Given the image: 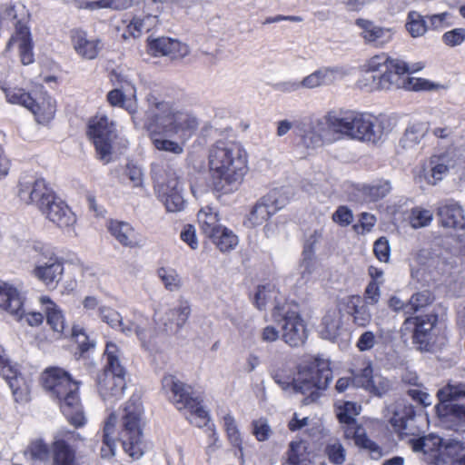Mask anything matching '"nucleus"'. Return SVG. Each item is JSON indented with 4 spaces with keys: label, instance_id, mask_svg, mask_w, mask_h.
Returning a JSON list of instances; mask_svg holds the SVG:
<instances>
[{
    "label": "nucleus",
    "instance_id": "7ed1b4c3",
    "mask_svg": "<svg viewBox=\"0 0 465 465\" xmlns=\"http://www.w3.org/2000/svg\"><path fill=\"white\" fill-rule=\"evenodd\" d=\"M366 74L363 80L370 90H391L403 88L410 91L428 90L430 82L415 77L402 75L415 73L424 67L423 63L409 65L399 58H391L386 54L374 55L366 64Z\"/></svg>",
    "mask_w": 465,
    "mask_h": 465
},
{
    "label": "nucleus",
    "instance_id": "f257e3e1",
    "mask_svg": "<svg viewBox=\"0 0 465 465\" xmlns=\"http://www.w3.org/2000/svg\"><path fill=\"white\" fill-rule=\"evenodd\" d=\"M144 127L158 151L182 154L186 142L197 131L199 121L188 111L178 110L169 102L150 93L146 96Z\"/></svg>",
    "mask_w": 465,
    "mask_h": 465
},
{
    "label": "nucleus",
    "instance_id": "ddd939ff",
    "mask_svg": "<svg viewBox=\"0 0 465 465\" xmlns=\"http://www.w3.org/2000/svg\"><path fill=\"white\" fill-rule=\"evenodd\" d=\"M280 306H274L272 316L282 326V337L292 347L302 345L307 339L306 325L297 311L288 310L281 313Z\"/></svg>",
    "mask_w": 465,
    "mask_h": 465
},
{
    "label": "nucleus",
    "instance_id": "a878e982",
    "mask_svg": "<svg viewBox=\"0 0 465 465\" xmlns=\"http://www.w3.org/2000/svg\"><path fill=\"white\" fill-rule=\"evenodd\" d=\"M97 391L105 402L114 403L120 400L124 392L126 382L124 375L102 372L97 377Z\"/></svg>",
    "mask_w": 465,
    "mask_h": 465
},
{
    "label": "nucleus",
    "instance_id": "3c124183",
    "mask_svg": "<svg viewBox=\"0 0 465 465\" xmlns=\"http://www.w3.org/2000/svg\"><path fill=\"white\" fill-rule=\"evenodd\" d=\"M25 15V8L22 4H10L5 6L0 12V27L3 26L4 21L8 20L14 23L15 33H17V25H25L23 22Z\"/></svg>",
    "mask_w": 465,
    "mask_h": 465
},
{
    "label": "nucleus",
    "instance_id": "052dcab7",
    "mask_svg": "<svg viewBox=\"0 0 465 465\" xmlns=\"http://www.w3.org/2000/svg\"><path fill=\"white\" fill-rule=\"evenodd\" d=\"M325 454L330 462L335 465L342 464L346 459V450L342 444L337 440H331L326 445Z\"/></svg>",
    "mask_w": 465,
    "mask_h": 465
},
{
    "label": "nucleus",
    "instance_id": "393cba45",
    "mask_svg": "<svg viewBox=\"0 0 465 465\" xmlns=\"http://www.w3.org/2000/svg\"><path fill=\"white\" fill-rule=\"evenodd\" d=\"M148 51L153 56H168L171 59H181L185 57L190 49L188 45L177 39L170 37H148Z\"/></svg>",
    "mask_w": 465,
    "mask_h": 465
},
{
    "label": "nucleus",
    "instance_id": "4d7b16f0",
    "mask_svg": "<svg viewBox=\"0 0 465 465\" xmlns=\"http://www.w3.org/2000/svg\"><path fill=\"white\" fill-rule=\"evenodd\" d=\"M409 220L411 227L414 229L426 227L432 222L433 213L430 210L414 207L411 211Z\"/></svg>",
    "mask_w": 465,
    "mask_h": 465
},
{
    "label": "nucleus",
    "instance_id": "e2e57ef3",
    "mask_svg": "<svg viewBox=\"0 0 465 465\" xmlns=\"http://www.w3.org/2000/svg\"><path fill=\"white\" fill-rule=\"evenodd\" d=\"M391 389V381L379 373H375L374 377H372V382H371L367 391L372 393L373 395L381 397L389 392Z\"/></svg>",
    "mask_w": 465,
    "mask_h": 465
},
{
    "label": "nucleus",
    "instance_id": "ea45409f",
    "mask_svg": "<svg viewBox=\"0 0 465 465\" xmlns=\"http://www.w3.org/2000/svg\"><path fill=\"white\" fill-rule=\"evenodd\" d=\"M122 354V351L117 344L112 341L107 342L104 352L105 363L103 372L125 375V370L121 361Z\"/></svg>",
    "mask_w": 465,
    "mask_h": 465
},
{
    "label": "nucleus",
    "instance_id": "39448f33",
    "mask_svg": "<svg viewBox=\"0 0 465 465\" xmlns=\"http://www.w3.org/2000/svg\"><path fill=\"white\" fill-rule=\"evenodd\" d=\"M45 391L54 401L73 425L79 427L84 424L85 418L79 398V384L71 375L61 368L47 369L42 375Z\"/></svg>",
    "mask_w": 465,
    "mask_h": 465
},
{
    "label": "nucleus",
    "instance_id": "1a4fd4ad",
    "mask_svg": "<svg viewBox=\"0 0 465 465\" xmlns=\"http://www.w3.org/2000/svg\"><path fill=\"white\" fill-rule=\"evenodd\" d=\"M99 313L102 321L112 328L120 330L126 336L135 334L143 346L146 345L148 339L152 336L151 322L141 312H134L132 319L127 322H124L121 314L110 307H100Z\"/></svg>",
    "mask_w": 465,
    "mask_h": 465
},
{
    "label": "nucleus",
    "instance_id": "a211bd4d",
    "mask_svg": "<svg viewBox=\"0 0 465 465\" xmlns=\"http://www.w3.org/2000/svg\"><path fill=\"white\" fill-rule=\"evenodd\" d=\"M0 376L7 381L16 402H25L29 400V384L19 372L17 366L11 364L2 345H0Z\"/></svg>",
    "mask_w": 465,
    "mask_h": 465
},
{
    "label": "nucleus",
    "instance_id": "a19ab883",
    "mask_svg": "<svg viewBox=\"0 0 465 465\" xmlns=\"http://www.w3.org/2000/svg\"><path fill=\"white\" fill-rule=\"evenodd\" d=\"M349 313L353 323L359 327H366L371 322V313L366 304H361L360 296H351L347 301Z\"/></svg>",
    "mask_w": 465,
    "mask_h": 465
},
{
    "label": "nucleus",
    "instance_id": "49530a36",
    "mask_svg": "<svg viewBox=\"0 0 465 465\" xmlns=\"http://www.w3.org/2000/svg\"><path fill=\"white\" fill-rule=\"evenodd\" d=\"M341 326V313L334 309L326 312L322 318V329L320 333L323 339L333 340L338 336Z\"/></svg>",
    "mask_w": 465,
    "mask_h": 465
},
{
    "label": "nucleus",
    "instance_id": "680f3d73",
    "mask_svg": "<svg viewBox=\"0 0 465 465\" xmlns=\"http://www.w3.org/2000/svg\"><path fill=\"white\" fill-rule=\"evenodd\" d=\"M316 262L314 252L311 246H305L302 252V259L299 265V271L304 280H308L315 270Z\"/></svg>",
    "mask_w": 465,
    "mask_h": 465
},
{
    "label": "nucleus",
    "instance_id": "412c9836",
    "mask_svg": "<svg viewBox=\"0 0 465 465\" xmlns=\"http://www.w3.org/2000/svg\"><path fill=\"white\" fill-rule=\"evenodd\" d=\"M163 12V4L159 0H144L143 16H134L127 25L128 33L134 37H139L143 33H147L159 24V15Z\"/></svg>",
    "mask_w": 465,
    "mask_h": 465
},
{
    "label": "nucleus",
    "instance_id": "f3484780",
    "mask_svg": "<svg viewBox=\"0 0 465 465\" xmlns=\"http://www.w3.org/2000/svg\"><path fill=\"white\" fill-rule=\"evenodd\" d=\"M18 196L25 203L35 205L41 211L55 193L45 179L25 176L19 182Z\"/></svg>",
    "mask_w": 465,
    "mask_h": 465
},
{
    "label": "nucleus",
    "instance_id": "c03bdc74",
    "mask_svg": "<svg viewBox=\"0 0 465 465\" xmlns=\"http://www.w3.org/2000/svg\"><path fill=\"white\" fill-rule=\"evenodd\" d=\"M359 191L366 200L376 202L384 198L391 193V184L388 180H378L371 183H364L361 185Z\"/></svg>",
    "mask_w": 465,
    "mask_h": 465
},
{
    "label": "nucleus",
    "instance_id": "6e6552de",
    "mask_svg": "<svg viewBox=\"0 0 465 465\" xmlns=\"http://www.w3.org/2000/svg\"><path fill=\"white\" fill-rule=\"evenodd\" d=\"M332 380V371L328 360L312 357L308 362L299 367L297 377L292 386L296 392L308 395L305 403L315 401L320 391H324Z\"/></svg>",
    "mask_w": 465,
    "mask_h": 465
},
{
    "label": "nucleus",
    "instance_id": "58836bf2",
    "mask_svg": "<svg viewBox=\"0 0 465 465\" xmlns=\"http://www.w3.org/2000/svg\"><path fill=\"white\" fill-rule=\"evenodd\" d=\"M279 295L280 292L275 283L272 282H264L257 286L253 294L252 302L260 311L265 310L268 304L273 302L277 303L275 306H279Z\"/></svg>",
    "mask_w": 465,
    "mask_h": 465
},
{
    "label": "nucleus",
    "instance_id": "37998d69",
    "mask_svg": "<svg viewBox=\"0 0 465 465\" xmlns=\"http://www.w3.org/2000/svg\"><path fill=\"white\" fill-rule=\"evenodd\" d=\"M286 454L285 465H310L308 443L303 440L291 441Z\"/></svg>",
    "mask_w": 465,
    "mask_h": 465
},
{
    "label": "nucleus",
    "instance_id": "864d4df0",
    "mask_svg": "<svg viewBox=\"0 0 465 465\" xmlns=\"http://www.w3.org/2000/svg\"><path fill=\"white\" fill-rule=\"evenodd\" d=\"M157 275L163 283L165 289L170 292H176L182 287V278L173 268L162 267L158 269Z\"/></svg>",
    "mask_w": 465,
    "mask_h": 465
},
{
    "label": "nucleus",
    "instance_id": "72a5a7b5",
    "mask_svg": "<svg viewBox=\"0 0 465 465\" xmlns=\"http://www.w3.org/2000/svg\"><path fill=\"white\" fill-rule=\"evenodd\" d=\"M335 120H337L336 111H331L322 117L311 118L313 128L316 130L315 132L318 136H320L322 143L339 140L337 138V124Z\"/></svg>",
    "mask_w": 465,
    "mask_h": 465
},
{
    "label": "nucleus",
    "instance_id": "b1692460",
    "mask_svg": "<svg viewBox=\"0 0 465 465\" xmlns=\"http://www.w3.org/2000/svg\"><path fill=\"white\" fill-rule=\"evenodd\" d=\"M70 39L74 50L83 59L94 60L97 58L104 48V43L101 38H90L87 31L82 28L71 30Z\"/></svg>",
    "mask_w": 465,
    "mask_h": 465
},
{
    "label": "nucleus",
    "instance_id": "5fc2aeb1",
    "mask_svg": "<svg viewBox=\"0 0 465 465\" xmlns=\"http://www.w3.org/2000/svg\"><path fill=\"white\" fill-rule=\"evenodd\" d=\"M405 26L410 35L414 38L423 35L428 29L424 17L416 11L409 13Z\"/></svg>",
    "mask_w": 465,
    "mask_h": 465
},
{
    "label": "nucleus",
    "instance_id": "7c9ffc66",
    "mask_svg": "<svg viewBox=\"0 0 465 465\" xmlns=\"http://www.w3.org/2000/svg\"><path fill=\"white\" fill-rule=\"evenodd\" d=\"M437 413L448 428L458 430L465 424V405L440 401L436 406Z\"/></svg>",
    "mask_w": 465,
    "mask_h": 465
},
{
    "label": "nucleus",
    "instance_id": "bf43d9fd",
    "mask_svg": "<svg viewBox=\"0 0 465 465\" xmlns=\"http://www.w3.org/2000/svg\"><path fill=\"white\" fill-rule=\"evenodd\" d=\"M28 248L35 253V262L39 259L48 261L58 257L54 249L49 243L44 242L40 240L35 239L29 241Z\"/></svg>",
    "mask_w": 465,
    "mask_h": 465
},
{
    "label": "nucleus",
    "instance_id": "aec40b11",
    "mask_svg": "<svg viewBox=\"0 0 465 465\" xmlns=\"http://www.w3.org/2000/svg\"><path fill=\"white\" fill-rule=\"evenodd\" d=\"M40 212L49 222L56 225L68 235H75V214L67 204L56 195Z\"/></svg>",
    "mask_w": 465,
    "mask_h": 465
},
{
    "label": "nucleus",
    "instance_id": "a18cd8bd",
    "mask_svg": "<svg viewBox=\"0 0 465 465\" xmlns=\"http://www.w3.org/2000/svg\"><path fill=\"white\" fill-rule=\"evenodd\" d=\"M0 89L4 92L7 103L20 105L30 110L35 101V98L30 93L20 87H7L5 84L1 81Z\"/></svg>",
    "mask_w": 465,
    "mask_h": 465
},
{
    "label": "nucleus",
    "instance_id": "09e8293b",
    "mask_svg": "<svg viewBox=\"0 0 465 465\" xmlns=\"http://www.w3.org/2000/svg\"><path fill=\"white\" fill-rule=\"evenodd\" d=\"M428 125L425 123H414L405 131L401 143L403 148L411 149L420 143L428 132Z\"/></svg>",
    "mask_w": 465,
    "mask_h": 465
},
{
    "label": "nucleus",
    "instance_id": "79ce46f5",
    "mask_svg": "<svg viewBox=\"0 0 465 465\" xmlns=\"http://www.w3.org/2000/svg\"><path fill=\"white\" fill-rule=\"evenodd\" d=\"M315 131L311 118L294 121V132L306 147H318L322 144Z\"/></svg>",
    "mask_w": 465,
    "mask_h": 465
},
{
    "label": "nucleus",
    "instance_id": "cd10ccee",
    "mask_svg": "<svg viewBox=\"0 0 465 465\" xmlns=\"http://www.w3.org/2000/svg\"><path fill=\"white\" fill-rule=\"evenodd\" d=\"M415 411L412 406L395 402L384 411V418L399 433H405L408 422L413 419Z\"/></svg>",
    "mask_w": 465,
    "mask_h": 465
},
{
    "label": "nucleus",
    "instance_id": "e433bc0d",
    "mask_svg": "<svg viewBox=\"0 0 465 465\" xmlns=\"http://www.w3.org/2000/svg\"><path fill=\"white\" fill-rule=\"evenodd\" d=\"M29 111L35 115L37 123L47 124L54 117L56 112L55 100L46 93L42 94L39 97L35 98Z\"/></svg>",
    "mask_w": 465,
    "mask_h": 465
},
{
    "label": "nucleus",
    "instance_id": "603ef678",
    "mask_svg": "<svg viewBox=\"0 0 465 465\" xmlns=\"http://www.w3.org/2000/svg\"><path fill=\"white\" fill-rule=\"evenodd\" d=\"M210 239L213 240V243L223 252L232 251L238 244L237 235L234 234L232 230L224 226L219 230V232L215 236H212Z\"/></svg>",
    "mask_w": 465,
    "mask_h": 465
},
{
    "label": "nucleus",
    "instance_id": "6e6d98bb",
    "mask_svg": "<svg viewBox=\"0 0 465 465\" xmlns=\"http://www.w3.org/2000/svg\"><path fill=\"white\" fill-rule=\"evenodd\" d=\"M433 301L431 292L424 290L414 293L406 303L407 313L414 314L418 311L430 305Z\"/></svg>",
    "mask_w": 465,
    "mask_h": 465
},
{
    "label": "nucleus",
    "instance_id": "5701e85b",
    "mask_svg": "<svg viewBox=\"0 0 465 465\" xmlns=\"http://www.w3.org/2000/svg\"><path fill=\"white\" fill-rule=\"evenodd\" d=\"M75 433L68 431L63 437L56 436L51 447V465H82L81 457L71 444Z\"/></svg>",
    "mask_w": 465,
    "mask_h": 465
},
{
    "label": "nucleus",
    "instance_id": "9d476101",
    "mask_svg": "<svg viewBox=\"0 0 465 465\" xmlns=\"http://www.w3.org/2000/svg\"><path fill=\"white\" fill-rule=\"evenodd\" d=\"M88 134L99 159L108 163L111 161L112 144L117 137L115 123L104 114L98 113L89 121Z\"/></svg>",
    "mask_w": 465,
    "mask_h": 465
},
{
    "label": "nucleus",
    "instance_id": "338daca9",
    "mask_svg": "<svg viewBox=\"0 0 465 465\" xmlns=\"http://www.w3.org/2000/svg\"><path fill=\"white\" fill-rule=\"evenodd\" d=\"M27 452L35 460H45L49 457L50 450L44 440H36L29 444Z\"/></svg>",
    "mask_w": 465,
    "mask_h": 465
},
{
    "label": "nucleus",
    "instance_id": "2eb2a0df",
    "mask_svg": "<svg viewBox=\"0 0 465 465\" xmlns=\"http://www.w3.org/2000/svg\"><path fill=\"white\" fill-rule=\"evenodd\" d=\"M0 309L5 311L16 320L24 316L31 326H38L44 321L41 312H29L25 314L24 301L18 290L8 282L0 281Z\"/></svg>",
    "mask_w": 465,
    "mask_h": 465
},
{
    "label": "nucleus",
    "instance_id": "6ab92c4d",
    "mask_svg": "<svg viewBox=\"0 0 465 465\" xmlns=\"http://www.w3.org/2000/svg\"><path fill=\"white\" fill-rule=\"evenodd\" d=\"M191 314V306L188 301L179 300L176 306L156 312L154 321L159 328L167 333H176L186 323Z\"/></svg>",
    "mask_w": 465,
    "mask_h": 465
},
{
    "label": "nucleus",
    "instance_id": "bb28decb",
    "mask_svg": "<svg viewBox=\"0 0 465 465\" xmlns=\"http://www.w3.org/2000/svg\"><path fill=\"white\" fill-rule=\"evenodd\" d=\"M356 25L361 29V35L364 41L375 47L385 46L394 35L392 28L380 26L370 20L357 19Z\"/></svg>",
    "mask_w": 465,
    "mask_h": 465
},
{
    "label": "nucleus",
    "instance_id": "69168bd1",
    "mask_svg": "<svg viewBox=\"0 0 465 465\" xmlns=\"http://www.w3.org/2000/svg\"><path fill=\"white\" fill-rule=\"evenodd\" d=\"M430 163L432 166L425 178L428 183L434 185L443 179L449 171V167L443 163H436L433 159L430 161Z\"/></svg>",
    "mask_w": 465,
    "mask_h": 465
},
{
    "label": "nucleus",
    "instance_id": "f03ea898",
    "mask_svg": "<svg viewBox=\"0 0 465 465\" xmlns=\"http://www.w3.org/2000/svg\"><path fill=\"white\" fill-rule=\"evenodd\" d=\"M144 411L138 397H131L121 411L120 427L117 428V417L111 413L104 421L103 429V457L114 455L116 440L123 444L124 451L133 459H140L144 452L143 428L144 426Z\"/></svg>",
    "mask_w": 465,
    "mask_h": 465
},
{
    "label": "nucleus",
    "instance_id": "423d86ee",
    "mask_svg": "<svg viewBox=\"0 0 465 465\" xmlns=\"http://www.w3.org/2000/svg\"><path fill=\"white\" fill-rule=\"evenodd\" d=\"M337 138L375 143L385 134L384 122L370 114L353 110L336 111Z\"/></svg>",
    "mask_w": 465,
    "mask_h": 465
},
{
    "label": "nucleus",
    "instance_id": "9b49d317",
    "mask_svg": "<svg viewBox=\"0 0 465 465\" xmlns=\"http://www.w3.org/2000/svg\"><path fill=\"white\" fill-rule=\"evenodd\" d=\"M360 405L352 401H346L338 406L337 416L340 422L347 425L345 436L347 438L352 437L357 446L368 450L373 459H379L381 456L380 447L370 440L365 433V430L355 422V416L360 413Z\"/></svg>",
    "mask_w": 465,
    "mask_h": 465
},
{
    "label": "nucleus",
    "instance_id": "f8f14e48",
    "mask_svg": "<svg viewBox=\"0 0 465 465\" xmlns=\"http://www.w3.org/2000/svg\"><path fill=\"white\" fill-rule=\"evenodd\" d=\"M155 192L157 198L163 203L169 213L181 212L185 207L183 195V187L176 173L173 170L165 171V177L153 173Z\"/></svg>",
    "mask_w": 465,
    "mask_h": 465
},
{
    "label": "nucleus",
    "instance_id": "4be33fe9",
    "mask_svg": "<svg viewBox=\"0 0 465 465\" xmlns=\"http://www.w3.org/2000/svg\"><path fill=\"white\" fill-rule=\"evenodd\" d=\"M64 272L63 259L58 256L48 261L37 260L31 273L47 288L55 289L63 279Z\"/></svg>",
    "mask_w": 465,
    "mask_h": 465
},
{
    "label": "nucleus",
    "instance_id": "de8ad7c7",
    "mask_svg": "<svg viewBox=\"0 0 465 465\" xmlns=\"http://www.w3.org/2000/svg\"><path fill=\"white\" fill-rule=\"evenodd\" d=\"M217 415L223 420V429L231 444L234 447L240 448L242 440L235 418L232 412L228 410L221 409L217 412Z\"/></svg>",
    "mask_w": 465,
    "mask_h": 465
},
{
    "label": "nucleus",
    "instance_id": "4468645a",
    "mask_svg": "<svg viewBox=\"0 0 465 465\" xmlns=\"http://www.w3.org/2000/svg\"><path fill=\"white\" fill-rule=\"evenodd\" d=\"M410 445L413 451L423 453L428 462L439 464L445 462L448 457L452 456V450L459 448V441H443L440 436L430 434L410 440Z\"/></svg>",
    "mask_w": 465,
    "mask_h": 465
},
{
    "label": "nucleus",
    "instance_id": "2f4dec72",
    "mask_svg": "<svg viewBox=\"0 0 465 465\" xmlns=\"http://www.w3.org/2000/svg\"><path fill=\"white\" fill-rule=\"evenodd\" d=\"M437 321L435 315H426L424 317H408L402 325L406 331L413 332V340L420 344L426 341V337L434 327Z\"/></svg>",
    "mask_w": 465,
    "mask_h": 465
},
{
    "label": "nucleus",
    "instance_id": "0eeeda50",
    "mask_svg": "<svg viewBox=\"0 0 465 465\" xmlns=\"http://www.w3.org/2000/svg\"><path fill=\"white\" fill-rule=\"evenodd\" d=\"M162 387L169 401L178 411L184 412L190 423L199 428L207 426L210 421L209 414L199 398L193 396L190 386L173 375H165L162 380Z\"/></svg>",
    "mask_w": 465,
    "mask_h": 465
},
{
    "label": "nucleus",
    "instance_id": "0e129e2a",
    "mask_svg": "<svg viewBox=\"0 0 465 465\" xmlns=\"http://www.w3.org/2000/svg\"><path fill=\"white\" fill-rule=\"evenodd\" d=\"M373 370L371 365L369 363L364 367L360 373L353 374L352 376V386L357 388H363L368 391L371 382H372V377H374Z\"/></svg>",
    "mask_w": 465,
    "mask_h": 465
},
{
    "label": "nucleus",
    "instance_id": "dca6fc26",
    "mask_svg": "<svg viewBox=\"0 0 465 465\" xmlns=\"http://www.w3.org/2000/svg\"><path fill=\"white\" fill-rule=\"evenodd\" d=\"M288 203V197L280 189H272L262 197L252 207L245 224L256 227L265 223L271 216L282 209Z\"/></svg>",
    "mask_w": 465,
    "mask_h": 465
},
{
    "label": "nucleus",
    "instance_id": "c9c22d12",
    "mask_svg": "<svg viewBox=\"0 0 465 465\" xmlns=\"http://www.w3.org/2000/svg\"><path fill=\"white\" fill-rule=\"evenodd\" d=\"M107 228L111 235L123 246L130 248L138 246L136 232L130 223L112 220Z\"/></svg>",
    "mask_w": 465,
    "mask_h": 465
},
{
    "label": "nucleus",
    "instance_id": "20e7f679",
    "mask_svg": "<svg viewBox=\"0 0 465 465\" xmlns=\"http://www.w3.org/2000/svg\"><path fill=\"white\" fill-rule=\"evenodd\" d=\"M208 166L212 177L225 192L237 189L248 172L247 153L230 140H218L209 148Z\"/></svg>",
    "mask_w": 465,
    "mask_h": 465
},
{
    "label": "nucleus",
    "instance_id": "f704fd0d",
    "mask_svg": "<svg viewBox=\"0 0 465 465\" xmlns=\"http://www.w3.org/2000/svg\"><path fill=\"white\" fill-rule=\"evenodd\" d=\"M130 97H127L121 89H114L107 94V101L113 106H118L125 109L134 119V114L137 113V98L136 88L134 84H127Z\"/></svg>",
    "mask_w": 465,
    "mask_h": 465
},
{
    "label": "nucleus",
    "instance_id": "4c0bfd02",
    "mask_svg": "<svg viewBox=\"0 0 465 465\" xmlns=\"http://www.w3.org/2000/svg\"><path fill=\"white\" fill-rule=\"evenodd\" d=\"M197 222L202 233L208 238L215 236L223 227L217 210L208 205L200 209Z\"/></svg>",
    "mask_w": 465,
    "mask_h": 465
},
{
    "label": "nucleus",
    "instance_id": "8fccbe9b",
    "mask_svg": "<svg viewBox=\"0 0 465 465\" xmlns=\"http://www.w3.org/2000/svg\"><path fill=\"white\" fill-rule=\"evenodd\" d=\"M162 4L163 11L164 9L169 10L177 19L191 15L193 9L197 5L195 0H167L162 1Z\"/></svg>",
    "mask_w": 465,
    "mask_h": 465
},
{
    "label": "nucleus",
    "instance_id": "774afa93",
    "mask_svg": "<svg viewBox=\"0 0 465 465\" xmlns=\"http://www.w3.org/2000/svg\"><path fill=\"white\" fill-rule=\"evenodd\" d=\"M252 433L259 441L267 440L271 434L272 430L268 423V420L264 418L254 420L252 423Z\"/></svg>",
    "mask_w": 465,
    "mask_h": 465
},
{
    "label": "nucleus",
    "instance_id": "c756f323",
    "mask_svg": "<svg viewBox=\"0 0 465 465\" xmlns=\"http://www.w3.org/2000/svg\"><path fill=\"white\" fill-rule=\"evenodd\" d=\"M438 215L442 226L454 229L465 228V216L462 207L452 200L441 203Z\"/></svg>",
    "mask_w": 465,
    "mask_h": 465
},
{
    "label": "nucleus",
    "instance_id": "473e14b6",
    "mask_svg": "<svg viewBox=\"0 0 465 465\" xmlns=\"http://www.w3.org/2000/svg\"><path fill=\"white\" fill-rule=\"evenodd\" d=\"M39 302L45 314L47 324L54 331L62 334L66 327V323L61 308L48 296H41Z\"/></svg>",
    "mask_w": 465,
    "mask_h": 465
},
{
    "label": "nucleus",
    "instance_id": "c85d7f7f",
    "mask_svg": "<svg viewBox=\"0 0 465 465\" xmlns=\"http://www.w3.org/2000/svg\"><path fill=\"white\" fill-rule=\"evenodd\" d=\"M15 45L18 46L21 63L24 65L33 64L35 61L33 45L30 32L26 25H17V33L9 39L6 51H10Z\"/></svg>",
    "mask_w": 465,
    "mask_h": 465
},
{
    "label": "nucleus",
    "instance_id": "13d9d810",
    "mask_svg": "<svg viewBox=\"0 0 465 465\" xmlns=\"http://www.w3.org/2000/svg\"><path fill=\"white\" fill-rule=\"evenodd\" d=\"M437 396L440 401H450L465 398V382L449 383L438 391Z\"/></svg>",
    "mask_w": 465,
    "mask_h": 465
}]
</instances>
